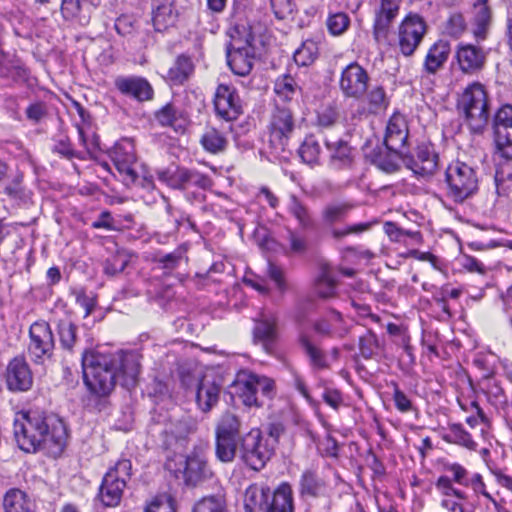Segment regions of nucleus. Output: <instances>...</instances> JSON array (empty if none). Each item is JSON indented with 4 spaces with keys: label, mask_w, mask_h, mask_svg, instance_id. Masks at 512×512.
Returning a JSON list of instances; mask_svg holds the SVG:
<instances>
[{
    "label": "nucleus",
    "mask_w": 512,
    "mask_h": 512,
    "mask_svg": "<svg viewBox=\"0 0 512 512\" xmlns=\"http://www.w3.org/2000/svg\"><path fill=\"white\" fill-rule=\"evenodd\" d=\"M52 151L67 159L77 157L75 150L72 148L70 139L67 136H63L62 138L56 140Z\"/></svg>",
    "instance_id": "680f3d73"
},
{
    "label": "nucleus",
    "mask_w": 512,
    "mask_h": 512,
    "mask_svg": "<svg viewBox=\"0 0 512 512\" xmlns=\"http://www.w3.org/2000/svg\"><path fill=\"white\" fill-rule=\"evenodd\" d=\"M225 500L220 495L206 496L193 507V512H225Z\"/></svg>",
    "instance_id": "de8ad7c7"
},
{
    "label": "nucleus",
    "mask_w": 512,
    "mask_h": 512,
    "mask_svg": "<svg viewBox=\"0 0 512 512\" xmlns=\"http://www.w3.org/2000/svg\"><path fill=\"white\" fill-rule=\"evenodd\" d=\"M485 393L487 394L489 401L494 405H505L507 403V397L504 389L500 383L493 378L487 379L485 384Z\"/></svg>",
    "instance_id": "6e6d98bb"
},
{
    "label": "nucleus",
    "mask_w": 512,
    "mask_h": 512,
    "mask_svg": "<svg viewBox=\"0 0 512 512\" xmlns=\"http://www.w3.org/2000/svg\"><path fill=\"white\" fill-rule=\"evenodd\" d=\"M274 453V448L268 443L259 430H251L239 442L237 454L251 469L259 471L265 467Z\"/></svg>",
    "instance_id": "6e6552de"
},
{
    "label": "nucleus",
    "mask_w": 512,
    "mask_h": 512,
    "mask_svg": "<svg viewBox=\"0 0 512 512\" xmlns=\"http://www.w3.org/2000/svg\"><path fill=\"white\" fill-rule=\"evenodd\" d=\"M276 318L274 316L264 317L254 327V337L265 343L273 342L276 338Z\"/></svg>",
    "instance_id": "58836bf2"
},
{
    "label": "nucleus",
    "mask_w": 512,
    "mask_h": 512,
    "mask_svg": "<svg viewBox=\"0 0 512 512\" xmlns=\"http://www.w3.org/2000/svg\"><path fill=\"white\" fill-rule=\"evenodd\" d=\"M366 101L368 111L372 114H377L379 111L386 109L389 104L382 86H375L370 91L366 92Z\"/></svg>",
    "instance_id": "37998d69"
},
{
    "label": "nucleus",
    "mask_w": 512,
    "mask_h": 512,
    "mask_svg": "<svg viewBox=\"0 0 512 512\" xmlns=\"http://www.w3.org/2000/svg\"><path fill=\"white\" fill-rule=\"evenodd\" d=\"M194 69L191 59L185 55H180L176 58L173 65L167 71V79L174 85L183 84Z\"/></svg>",
    "instance_id": "72a5a7b5"
},
{
    "label": "nucleus",
    "mask_w": 512,
    "mask_h": 512,
    "mask_svg": "<svg viewBox=\"0 0 512 512\" xmlns=\"http://www.w3.org/2000/svg\"><path fill=\"white\" fill-rule=\"evenodd\" d=\"M196 429L195 422L189 418L184 417L171 423L168 428L165 429V433L171 435L176 440L185 439L189 434L194 432Z\"/></svg>",
    "instance_id": "c03bdc74"
},
{
    "label": "nucleus",
    "mask_w": 512,
    "mask_h": 512,
    "mask_svg": "<svg viewBox=\"0 0 512 512\" xmlns=\"http://www.w3.org/2000/svg\"><path fill=\"white\" fill-rule=\"evenodd\" d=\"M316 55V44L313 41H306L294 52L293 58L297 65L308 66L314 62Z\"/></svg>",
    "instance_id": "8fccbe9b"
},
{
    "label": "nucleus",
    "mask_w": 512,
    "mask_h": 512,
    "mask_svg": "<svg viewBox=\"0 0 512 512\" xmlns=\"http://www.w3.org/2000/svg\"><path fill=\"white\" fill-rule=\"evenodd\" d=\"M254 383L257 392L260 393L259 398L263 400H272L277 393L276 383L272 378L254 374Z\"/></svg>",
    "instance_id": "3c124183"
},
{
    "label": "nucleus",
    "mask_w": 512,
    "mask_h": 512,
    "mask_svg": "<svg viewBox=\"0 0 512 512\" xmlns=\"http://www.w3.org/2000/svg\"><path fill=\"white\" fill-rule=\"evenodd\" d=\"M221 387L215 382L202 380L197 386L196 403L203 412L210 411L218 402Z\"/></svg>",
    "instance_id": "c756f323"
},
{
    "label": "nucleus",
    "mask_w": 512,
    "mask_h": 512,
    "mask_svg": "<svg viewBox=\"0 0 512 512\" xmlns=\"http://www.w3.org/2000/svg\"><path fill=\"white\" fill-rule=\"evenodd\" d=\"M351 208L345 203L329 204L322 210V218L327 223H333L341 220Z\"/></svg>",
    "instance_id": "13d9d810"
},
{
    "label": "nucleus",
    "mask_w": 512,
    "mask_h": 512,
    "mask_svg": "<svg viewBox=\"0 0 512 512\" xmlns=\"http://www.w3.org/2000/svg\"><path fill=\"white\" fill-rule=\"evenodd\" d=\"M294 126L292 111L285 106H281L280 103H276L270 122L271 136L280 141L288 139L294 130Z\"/></svg>",
    "instance_id": "b1692460"
},
{
    "label": "nucleus",
    "mask_w": 512,
    "mask_h": 512,
    "mask_svg": "<svg viewBox=\"0 0 512 512\" xmlns=\"http://www.w3.org/2000/svg\"><path fill=\"white\" fill-rule=\"evenodd\" d=\"M26 76V70L20 64V61L10 57L8 53L3 52L0 55V77L17 80Z\"/></svg>",
    "instance_id": "e433bc0d"
},
{
    "label": "nucleus",
    "mask_w": 512,
    "mask_h": 512,
    "mask_svg": "<svg viewBox=\"0 0 512 512\" xmlns=\"http://www.w3.org/2000/svg\"><path fill=\"white\" fill-rule=\"evenodd\" d=\"M320 151L321 148L318 141L314 138V136H308L302 142L298 150V154L304 163L314 165L318 163Z\"/></svg>",
    "instance_id": "79ce46f5"
},
{
    "label": "nucleus",
    "mask_w": 512,
    "mask_h": 512,
    "mask_svg": "<svg viewBox=\"0 0 512 512\" xmlns=\"http://www.w3.org/2000/svg\"><path fill=\"white\" fill-rule=\"evenodd\" d=\"M23 175L17 173L12 181L6 185L4 192L11 198L20 199L23 196Z\"/></svg>",
    "instance_id": "338daca9"
},
{
    "label": "nucleus",
    "mask_w": 512,
    "mask_h": 512,
    "mask_svg": "<svg viewBox=\"0 0 512 512\" xmlns=\"http://www.w3.org/2000/svg\"><path fill=\"white\" fill-rule=\"evenodd\" d=\"M158 179L173 189L184 190L190 185L206 188L209 178L196 170L177 167L174 170L166 169L157 172Z\"/></svg>",
    "instance_id": "dca6fc26"
},
{
    "label": "nucleus",
    "mask_w": 512,
    "mask_h": 512,
    "mask_svg": "<svg viewBox=\"0 0 512 512\" xmlns=\"http://www.w3.org/2000/svg\"><path fill=\"white\" fill-rule=\"evenodd\" d=\"M379 348V342L376 334L367 330L363 335L359 337V351L364 359H372L376 350Z\"/></svg>",
    "instance_id": "09e8293b"
},
{
    "label": "nucleus",
    "mask_w": 512,
    "mask_h": 512,
    "mask_svg": "<svg viewBox=\"0 0 512 512\" xmlns=\"http://www.w3.org/2000/svg\"><path fill=\"white\" fill-rule=\"evenodd\" d=\"M369 81L367 71L357 62H353L342 70L339 87L345 97L359 100L366 94Z\"/></svg>",
    "instance_id": "9b49d317"
},
{
    "label": "nucleus",
    "mask_w": 512,
    "mask_h": 512,
    "mask_svg": "<svg viewBox=\"0 0 512 512\" xmlns=\"http://www.w3.org/2000/svg\"><path fill=\"white\" fill-rule=\"evenodd\" d=\"M456 59L461 72L474 75L485 67L487 52L478 45L460 43L457 46Z\"/></svg>",
    "instance_id": "a211bd4d"
},
{
    "label": "nucleus",
    "mask_w": 512,
    "mask_h": 512,
    "mask_svg": "<svg viewBox=\"0 0 512 512\" xmlns=\"http://www.w3.org/2000/svg\"><path fill=\"white\" fill-rule=\"evenodd\" d=\"M58 335L63 349L71 351L77 339V326L69 320L58 322Z\"/></svg>",
    "instance_id": "a19ab883"
},
{
    "label": "nucleus",
    "mask_w": 512,
    "mask_h": 512,
    "mask_svg": "<svg viewBox=\"0 0 512 512\" xmlns=\"http://www.w3.org/2000/svg\"><path fill=\"white\" fill-rule=\"evenodd\" d=\"M271 495L268 487L250 485L244 495L245 512H266Z\"/></svg>",
    "instance_id": "393cba45"
},
{
    "label": "nucleus",
    "mask_w": 512,
    "mask_h": 512,
    "mask_svg": "<svg viewBox=\"0 0 512 512\" xmlns=\"http://www.w3.org/2000/svg\"><path fill=\"white\" fill-rule=\"evenodd\" d=\"M408 125L400 114H393L386 126L384 145L387 150L404 152L408 140Z\"/></svg>",
    "instance_id": "412c9836"
},
{
    "label": "nucleus",
    "mask_w": 512,
    "mask_h": 512,
    "mask_svg": "<svg viewBox=\"0 0 512 512\" xmlns=\"http://www.w3.org/2000/svg\"><path fill=\"white\" fill-rule=\"evenodd\" d=\"M491 25V10L487 0H477L472 9L471 32L477 43L484 41Z\"/></svg>",
    "instance_id": "5701e85b"
},
{
    "label": "nucleus",
    "mask_w": 512,
    "mask_h": 512,
    "mask_svg": "<svg viewBox=\"0 0 512 512\" xmlns=\"http://www.w3.org/2000/svg\"><path fill=\"white\" fill-rule=\"evenodd\" d=\"M241 420L232 411H225L218 419L215 427V454L218 460L229 463L237 455L241 435Z\"/></svg>",
    "instance_id": "20e7f679"
},
{
    "label": "nucleus",
    "mask_w": 512,
    "mask_h": 512,
    "mask_svg": "<svg viewBox=\"0 0 512 512\" xmlns=\"http://www.w3.org/2000/svg\"><path fill=\"white\" fill-rule=\"evenodd\" d=\"M325 481L313 469H306L299 480V493L302 496L320 497L325 494Z\"/></svg>",
    "instance_id": "c85d7f7f"
},
{
    "label": "nucleus",
    "mask_w": 512,
    "mask_h": 512,
    "mask_svg": "<svg viewBox=\"0 0 512 512\" xmlns=\"http://www.w3.org/2000/svg\"><path fill=\"white\" fill-rule=\"evenodd\" d=\"M327 150L330 152V159L332 162H340L343 165L350 163L351 148L348 143L342 139L324 140Z\"/></svg>",
    "instance_id": "c9c22d12"
},
{
    "label": "nucleus",
    "mask_w": 512,
    "mask_h": 512,
    "mask_svg": "<svg viewBox=\"0 0 512 512\" xmlns=\"http://www.w3.org/2000/svg\"><path fill=\"white\" fill-rule=\"evenodd\" d=\"M287 211L297 221L302 231H311L315 228V220L310 209L297 195H289Z\"/></svg>",
    "instance_id": "a878e982"
},
{
    "label": "nucleus",
    "mask_w": 512,
    "mask_h": 512,
    "mask_svg": "<svg viewBox=\"0 0 512 512\" xmlns=\"http://www.w3.org/2000/svg\"><path fill=\"white\" fill-rule=\"evenodd\" d=\"M458 109L473 133L483 131L488 123V101L484 86L478 82L469 85L458 100Z\"/></svg>",
    "instance_id": "7ed1b4c3"
},
{
    "label": "nucleus",
    "mask_w": 512,
    "mask_h": 512,
    "mask_svg": "<svg viewBox=\"0 0 512 512\" xmlns=\"http://www.w3.org/2000/svg\"><path fill=\"white\" fill-rule=\"evenodd\" d=\"M177 465L173 469L171 462H167L166 467L173 470L176 477L181 476L184 484L189 487H196L213 476L202 448L196 447L186 456H180Z\"/></svg>",
    "instance_id": "0eeeda50"
},
{
    "label": "nucleus",
    "mask_w": 512,
    "mask_h": 512,
    "mask_svg": "<svg viewBox=\"0 0 512 512\" xmlns=\"http://www.w3.org/2000/svg\"><path fill=\"white\" fill-rule=\"evenodd\" d=\"M436 488L441 492L444 498H450L451 496L460 500L466 498L464 492L453 487L452 480L448 476H440L436 481Z\"/></svg>",
    "instance_id": "bf43d9fd"
},
{
    "label": "nucleus",
    "mask_w": 512,
    "mask_h": 512,
    "mask_svg": "<svg viewBox=\"0 0 512 512\" xmlns=\"http://www.w3.org/2000/svg\"><path fill=\"white\" fill-rule=\"evenodd\" d=\"M140 355L136 352L102 353L95 350L82 353L83 378L91 393L109 395L117 379L127 389L134 388L141 371Z\"/></svg>",
    "instance_id": "f257e3e1"
},
{
    "label": "nucleus",
    "mask_w": 512,
    "mask_h": 512,
    "mask_svg": "<svg viewBox=\"0 0 512 512\" xmlns=\"http://www.w3.org/2000/svg\"><path fill=\"white\" fill-rule=\"evenodd\" d=\"M403 159L406 162V156L404 152L389 151L378 152L374 154V164L386 173H394L399 170V160Z\"/></svg>",
    "instance_id": "f704fd0d"
},
{
    "label": "nucleus",
    "mask_w": 512,
    "mask_h": 512,
    "mask_svg": "<svg viewBox=\"0 0 512 512\" xmlns=\"http://www.w3.org/2000/svg\"><path fill=\"white\" fill-rule=\"evenodd\" d=\"M25 113H26V117L30 121H32L34 123H38L47 114V110H46V106L44 103L36 102V103L30 104L26 108Z\"/></svg>",
    "instance_id": "774afa93"
},
{
    "label": "nucleus",
    "mask_w": 512,
    "mask_h": 512,
    "mask_svg": "<svg viewBox=\"0 0 512 512\" xmlns=\"http://www.w3.org/2000/svg\"><path fill=\"white\" fill-rule=\"evenodd\" d=\"M450 53V44L439 40L428 50L424 60V70L429 74H435L446 63Z\"/></svg>",
    "instance_id": "bb28decb"
},
{
    "label": "nucleus",
    "mask_w": 512,
    "mask_h": 512,
    "mask_svg": "<svg viewBox=\"0 0 512 512\" xmlns=\"http://www.w3.org/2000/svg\"><path fill=\"white\" fill-rule=\"evenodd\" d=\"M402 0H375L373 13V37L376 42L385 40L399 14Z\"/></svg>",
    "instance_id": "f8f14e48"
},
{
    "label": "nucleus",
    "mask_w": 512,
    "mask_h": 512,
    "mask_svg": "<svg viewBox=\"0 0 512 512\" xmlns=\"http://www.w3.org/2000/svg\"><path fill=\"white\" fill-rule=\"evenodd\" d=\"M155 117L161 125L170 126L176 120V110L173 105L166 104L156 112Z\"/></svg>",
    "instance_id": "69168bd1"
},
{
    "label": "nucleus",
    "mask_w": 512,
    "mask_h": 512,
    "mask_svg": "<svg viewBox=\"0 0 512 512\" xmlns=\"http://www.w3.org/2000/svg\"><path fill=\"white\" fill-rule=\"evenodd\" d=\"M287 253L291 255H303L307 252L309 243L305 235L294 229H287Z\"/></svg>",
    "instance_id": "a18cd8bd"
},
{
    "label": "nucleus",
    "mask_w": 512,
    "mask_h": 512,
    "mask_svg": "<svg viewBox=\"0 0 512 512\" xmlns=\"http://www.w3.org/2000/svg\"><path fill=\"white\" fill-rule=\"evenodd\" d=\"M176 14L170 4H161L153 11V23L157 30L165 29L174 23Z\"/></svg>",
    "instance_id": "49530a36"
},
{
    "label": "nucleus",
    "mask_w": 512,
    "mask_h": 512,
    "mask_svg": "<svg viewBox=\"0 0 512 512\" xmlns=\"http://www.w3.org/2000/svg\"><path fill=\"white\" fill-rule=\"evenodd\" d=\"M200 142L205 150L214 154L222 152L227 145L226 138L215 128L208 129L202 135Z\"/></svg>",
    "instance_id": "ea45409f"
},
{
    "label": "nucleus",
    "mask_w": 512,
    "mask_h": 512,
    "mask_svg": "<svg viewBox=\"0 0 512 512\" xmlns=\"http://www.w3.org/2000/svg\"><path fill=\"white\" fill-rule=\"evenodd\" d=\"M232 387L245 406L257 408L263 406V400L259 398L255 387L254 373L245 371L238 373Z\"/></svg>",
    "instance_id": "4be33fe9"
},
{
    "label": "nucleus",
    "mask_w": 512,
    "mask_h": 512,
    "mask_svg": "<svg viewBox=\"0 0 512 512\" xmlns=\"http://www.w3.org/2000/svg\"><path fill=\"white\" fill-rule=\"evenodd\" d=\"M114 84L121 94L139 102L149 101L154 95L151 84L140 76L118 77Z\"/></svg>",
    "instance_id": "aec40b11"
},
{
    "label": "nucleus",
    "mask_w": 512,
    "mask_h": 512,
    "mask_svg": "<svg viewBox=\"0 0 512 512\" xmlns=\"http://www.w3.org/2000/svg\"><path fill=\"white\" fill-rule=\"evenodd\" d=\"M14 437L18 447L25 452L47 449L60 454L67 433L64 423L56 416L29 412L22 420L14 422Z\"/></svg>",
    "instance_id": "f03ea898"
},
{
    "label": "nucleus",
    "mask_w": 512,
    "mask_h": 512,
    "mask_svg": "<svg viewBox=\"0 0 512 512\" xmlns=\"http://www.w3.org/2000/svg\"><path fill=\"white\" fill-rule=\"evenodd\" d=\"M328 31L335 36L343 34L350 25V18L344 12L329 15L326 21Z\"/></svg>",
    "instance_id": "5fc2aeb1"
},
{
    "label": "nucleus",
    "mask_w": 512,
    "mask_h": 512,
    "mask_svg": "<svg viewBox=\"0 0 512 512\" xmlns=\"http://www.w3.org/2000/svg\"><path fill=\"white\" fill-rule=\"evenodd\" d=\"M467 30V23L461 13H453L445 23V32L454 38L460 37Z\"/></svg>",
    "instance_id": "4d7b16f0"
},
{
    "label": "nucleus",
    "mask_w": 512,
    "mask_h": 512,
    "mask_svg": "<svg viewBox=\"0 0 512 512\" xmlns=\"http://www.w3.org/2000/svg\"><path fill=\"white\" fill-rule=\"evenodd\" d=\"M271 8L278 19H285L292 14L294 3L292 0H271Z\"/></svg>",
    "instance_id": "e2e57ef3"
},
{
    "label": "nucleus",
    "mask_w": 512,
    "mask_h": 512,
    "mask_svg": "<svg viewBox=\"0 0 512 512\" xmlns=\"http://www.w3.org/2000/svg\"><path fill=\"white\" fill-rule=\"evenodd\" d=\"M28 355L37 364L44 363L53 355L55 341L49 323L34 322L29 329Z\"/></svg>",
    "instance_id": "1a4fd4ad"
},
{
    "label": "nucleus",
    "mask_w": 512,
    "mask_h": 512,
    "mask_svg": "<svg viewBox=\"0 0 512 512\" xmlns=\"http://www.w3.org/2000/svg\"><path fill=\"white\" fill-rule=\"evenodd\" d=\"M426 23L418 14H408L399 26L398 44L404 56H411L420 45L425 33Z\"/></svg>",
    "instance_id": "9d476101"
},
{
    "label": "nucleus",
    "mask_w": 512,
    "mask_h": 512,
    "mask_svg": "<svg viewBox=\"0 0 512 512\" xmlns=\"http://www.w3.org/2000/svg\"><path fill=\"white\" fill-rule=\"evenodd\" d=\"M298 343L305 355L308 357L312 368L316 370H323L329 367L325 352L313 343L311 337L307 333L301 332L299 334Z\"/></svg>",
    "instance_id": "cd10ccee"
},
{
    "label": "nucleus",
    "mask_w": 512,
    "mask_h": 512,
    "mask_svg": "<svg viewBox=\"0 0 512 512\" xmlns=\"http://www.w3.org/2000/svg\"><path fill=\"white\" fill-rule=\"evenodd\" d=\"M274 91L277 96L276 103H287L300 93L301 88L291 75L285 74L276 79Z\"/></svg>",
    "instance_id": "473e14b6"
},
{
    "label": "nucleus",
    "mask_w": 512,
    "mask_h": 512,
    "mask_svg": "<svg viewBox=\"0 0 512 512\" xmlns=\"http://www.w3.org/2000/svg\"><path fill=\"white\" fill-rule=\"evenodd\" d=\"M494 140L501 156L512 155V105L504 104L493 119Z\"/></svg>",
    "instance_id": "ddd939ff"
},
{
    "label": "nucleus",
    "mask_w": 512,
    "mask_h": 512,
    "mask_svg": "<svg viewBox=\"0 0 512 512\" xmlns=\"http://www.w3.org/2000/svg\"><path fill=\"white\" fill-rule=\"evenodd\" d=\"M7 389L11 392H27L33 386V373L29 364L22 357L9 361L5 371Z\"/></svg>",
    "instance_id": "f3484780"
},
{
    "label": "nucleus",
    "mask_w": 512,
    "mask_h": 512,
    "mask_svg": "<svg viewBox=\"0 0 512 512\" xmlns=\"http://www.w3.org/2000/svg\"><path fill=\"white\" fill-rule=\"evenodd\" d=\"M443 439L448 443L457 444L468 449H475L476 443L471 435L462 427L461 424L449 425L447 433Z\"/></svg>",
    "instance_id": "4c0bfd02"
},
{
    "label": "nucleus",
    "mask_w": 512,
    "mask_h": 512,
    "mask_svg": "<svg viewBox=\"0 0 512 512\" xmlns=\"http://www.w3.org/2000/svg\"><path fill=\"white\" fill-rule=\"evenodd\" d=\"M335 281L326 275L321 276L316 284V292L322 298H330L335 293Z\"/></svg>",
    "instance_id": "0e129e2a"
},
{
    "label": "nucleus",
    "mask_w": 512,
    "mask_h": 512,
    "mask_svg": "<svg viewBox=\"0 0 512 512\" xmlns=\"http://www.w3.org/2000/svg\"><path fill=\"white\" fill-rule=\"evenodd\" d=\"M5 512H35V504L28 495L20 489H10L3 499Z\"/></svg>",
    "instance_id": "7c9ffc66"
},
{
    "label": "nucleus",
    "mask_w": 512,
    "mask_h": 512,
    "mask_svg": "<svg viewBox=\"0 0 512 512\" xmlns=\"http://www.w3.org/2000/svg\"><path fill=\"white\" fill-rule=\"evenodd\" d=\"M187 261L185 251L182 249H176L175 251L168 253L159 259V263L162 268L171 272L176 269L182 261Z\"/></svg>",
    "instance_id": "052dcab7"
},
{
    "label": "nucleus",
    "mask_w": 512,
    "mask_h": 512,
    "mask_svg": "<svg viewBox=\"0 0 512 512\" xmlns=\"http://www.w3.org/2000/svg\"><path fill=\"white\" fill-rule=\"evenodd\" d=\"M213 103L217 116L226 121H234L243 113L240 97L233 86L219 84Z\"/></svg>",
    "instance_id": "2eb2a0df"
},
{
    "label": "nucleus",
    "mask_w": 512,
    "mask_h": 512,
    "mask_svg": "<svg viewBox=\"0 0 512 512\" xmlns=\"http://www.w3.org/2000/svg\"><path fill=\"white\" fill-rule=\"evenodd\" d=\"M446 195L455 203H462L478 190V177L470 165L456 161L445 171Z\"/></svg>",
    "instance_id": "39448f33"
},
{
    "label": "nucleus",
    "mask_w": 512,
    "mask_h": 512,
    "mask_svg": "<svg viewBox=\"0 0 512 512\" xmlns=\"http://www.w3.org/2000/svg\"><path fill=\"white\" fill-rule=\"evenodd\" d=\"M406 166L414 174L420 176H431L438 167V154L430 144H420L417 146L415 155L406 156Z\"/></svg>",
    "instance_id": "6ab92c4d"
},
{
    "label": "nucleus",
    "mask_w": 512,
    "mask_h": 512,
    "mask_svg": "<svg viewBox=\"0 0 512 512\" xmlns=\"http://www.w3.org/2000/svg\"><path fill=\"white\" fill-rule=\"evenodd\" d=\"M293 492L288 483H282L271 495L266 512H293Z\"/></svg>",
    "instance_id": "2f4dec72"
},
{
    "label": "nucleus",
    "mask_w": 512,
    "mask_h": 512,
    "mask_svg": "<svg viewBox=\"0 0 512 512\" xmlns=\"http://www.w3.org/2000/svg\"><path fill=\"white\" fill-rule=\"evenodd\" d=\"M131 470V461L122 459L106 472L98 493L104 506L115 507L120 503L127 481L131 478Z\"/></svg>",
    "instance_id": "423d86ee"
},
{
    "label": "nucleus",
    "mask_w": 512,
    "mask_h": 512,
    "mask_svg": "<svg viewBox=\"0 0 512 512\" xmlns=\"http://www.w3.org/2000/svg\"><path fill=\"white\" fill-rule=\"evenodd\" d=\"M129 263V258L124 252H117L104 262V273L115 276L124 271Z\"/></svg>",
    "instance_id": "603ef678"
},
{
    "label": "nucleus",
    "mask_w": 512,
    "mask_h": 512,
    "mask_svg": "<svg viewBox=\"0 0 512 512\" xmlns=\"http://www.w3.org/2000/svg\"><path fill=\"white\" fill-rule=\"evenodd\" d=\"M231 38L226 49L227 63L235 75L246 76L253 67L254 50L248 39L242 42L234 36Z\"/></svg>",
    "instance_id": "4468645a"
},
{
    "label": "nucleus",
    "mask_w": 512,
    "mask_h": 512,
    "mask_svg": "<svg viewBox=\"0 0 512 512\" xmlns=\"http://www.w3.org/2000/svg\"><path fill=\"white\" fill-rule=\"evenodd\" d=\"M136 160L137 158L131 141H125L115 147L113 157L115 166H120L121 163L135 164Z\"/></svg>",
    "instance_id": "864d4df0"
}]
</instances>
